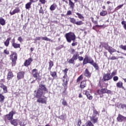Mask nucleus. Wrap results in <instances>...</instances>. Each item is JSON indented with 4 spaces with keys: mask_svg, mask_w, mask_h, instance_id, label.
<instances>
[{
    "mask_svg": "<svg viewBox=\"0 0 126 126\" xmlns=\"http://www.w3.org/2000/svg\"><path fill=\"white\" fill-rule=\"evenodd\" d=\"M87 63H90V64L93 65L95 70H99V65H98V64L94 62V60L92 58H89L88 56L85 55V58L83 61V65H85V64H87Z\"/></svg>",
    "mask_w": 126,
    "mask_h": 126,
    "instance_id": "f257e3e1",
    "label": "nucleus"
},
{
    "mask_svg": "<svg viewBox=\"0 0 126 126\" xmlns=\"http://www.w3.org/2000/svg\"><path fill=\"white\" fill-rule=\"evenodd\" d=\"M65 38L68 43H71L72 41V42H75V40H76V36L72 32L66 33L65 34Z\"/></svg>",
    "mask_w": 126,
    "mask_h": 126,
    "instance_id": "f03ea898",
    "label": "nucleus"
},
{
    "mask_svg": "<svg viewBox=\"0 0 126 126\" xmlns=\"http://www.w3.org/2000/svg\"><path fill=\"white\" fill-rule=\"evenodd\" d=\"M101 45L102 46L103 48L105 49V50H106V51H108V52H109L110 55H113V53H115V52L117 51L116 49H114L112 47L109 45V44H108V43L102 42Z\"/></svg>",
    "mask_w": 126,
    "mask_h": 126,
    "instance_id": "7ed1b4c3",
    "label": "nucleus"
},
{
    "mask_svg": "<svg viewBox=\"0 0 126 126\" xmlns=\"http://www.w3.org/2000/svg\"><path fill=\"white\" fill-rule=\"evenodd\" d=\"M17 58L18 56L16 52H12L11 55H10V60H11L12 66H15L16 64Z\"/></svg>",
    "mask_w": 126,
    "mask_h": 126,
    "instance_id": "20e7f679",
    "label": "nucleus"
},
{
    "mask_svg": "<svg viewBox=\"0 0 126 126\" xmlns=\"http://www.w3.org/2000/svg\"><path fill=\"white\" fill-rule=\"evenodd\" d=\"M69 19L71 23H72L73 24H75L78 26H81V25H83V24H84V22H83L82 21L79 20L76 21V19H75L74 18H69Z\"/></svg>",
    "mask_w": 126,
    "mask_h": 126,
    "instance_id": "39448f33",
    "label": "nucleus"
},
{
    "mask_svg": "<svg viewBox=\"0 0 126 126\" xmlns=\"http://www.w3.org/2000/svg\"><path fill=\"white\" fill-rule=\"evenodd\" d=\"M14 115H15V112H14L13 111H10L8 114L4 116V120H6L7 119L8 121H12L13 119Z\"/></svg>",
    "mask_w": 126,
    "mask_h": 126,
    "instance_id": "423d86ee",
    "label": "nucleus"
},
{
    "mask_svg": "<svg viewBox=\"0 0 126 126\" xmlns=\"http://www.w3.org/2000/svg\"><path fill=\"white\" fill-rule=\"evenodd\" d=\"M32 73L33 77L35 78L36 80H38V78L40 77V73L38 71V69H33L32 70Z\"/></svg>",
    "mask_w": 126,
    "mask_h": 126,
    "instance_id": "0eeeda50",
    "label": "nucleus"
},
{
    "mask_svg": "<svg viewBox=\"0 0 126 126\" xmlns=\"http://www.w3.org/2000/svg\"><path fill=\"white\" fill-rule=\"evenodd\" d=\"M48 100V97L44 96V98L41 97L37 98L36 102L37 103H41V104H47V100Z\"/></svg>",
    "mask_w": 126,
    "mask_h": 126,
    "instance_id": "6e6552de",
    "label": "nucleus"
},
{
    "mask_svg": "<svg viewBox=\"0 0 126 126\" xmlns=\"http://www.w3.org/2000/svg\"><path fill=\"white\" fill-rule=\"evenodd\" d=\"M62 81L63 82V83L62 84V85L63 86L64 89L65 91V90L67 89V84H68V81H69V79L67 77L63 78V79L62 80Z\"/></svg>",
    "mask_w": 126,
    "mask_h": 126,
    "instance_id": "1a4fd4ad",
    "label": "nucleus"
},
{
    "mask_svg": "<svg viewBox=\"0 0 126 126\" xmlns=\"http://www.w3.org/2000/svg\"><path fill=\"white\" fill-rule=\"evenodd\" d=\"M117 120L119 123H123V122H126V117L123 116L122 114H118L117 117Z\"/></svg>",
    "mask_w": 126,
    "mask_h": 126,
    "instance_id": "9d476101",
    "label": "nucleus"
},
{
    "mask_svg": "<svg viewBox=\"0 0 126 126\" xmlns=\"http://www.w3.org/2000/svg\"><path fill=\"white\" fill-rule=\"evenodd\" d=\"M102 79L103 81H108V80H111L112 79V77L111 76V73H107L103 75Z\"/></svg>",
    "mask_w": 126,
    "mask_h": 126,
    "instance_id": "9b49d317",
    "label": "nucleus"
},
{
    "mask_svg": "<svg viewBox=\"0 0 126 126\" xmlns=\"http://www.w3.org/2000/svg\"><path fill=\"white\" fill-rule=\"evenodd\" d=\"M33 62V59L32 58H30L26 60L24 63V66H26V67H28L29 65H31V63H32V62Z\"/></svg>",
    "mask_w": 126,
    "mask_h": 126,
    "instance_id": "f8f14e48",
    "label": "nucleus"
},
{
    "mask_svg": "<svg viewBox=\"0 0 126 126\" xmlns=\"http://www.w3.org/2000/svg\"><path fill=\"white\" fill-rule=\"evenodd\" d=\"M24 75H25V71H21L18 72L17 75V78L18 80H20V79H23V78H24Z\"/></svg>",
    "mask_w": 126,
    "mask_h": 126,
    "instance_id": "ddd939ff",
    "label": "nucleus"
},
{
    "mask_svg": "<svg viewBox=\"0 0 126 126\" xmlns=\"http://www.w3.org/2000/svg\"><path fill=\"white\" fill-rule=\"evenodd\" d=\"M84 75L87 78H90L92 75V73L89 71L88 68H86L84 71Z\"/></svg>",
    "mask_w": 126,
    "mask_h": 126,
    "instance_id": "4468645a",
    "label": "nucleus"
},
{
    "mask_svg": "<svg viewBox=\"0 0 126 126\" xmlns=\"http://www.w3.org/2000/svg\"><path fill=\"white\" fill-rule=\"evenodd\" d=\"M0 88H1L2 89H3V93H2V94L7 93L8 92L7 87L4 85L3 83H0Z\"/></svg>",
    "mask_w": 126,
    "mask_h": 126,
    "instance_id": "2eb2a0df",
    "label": "nucleus"
},
{
    "mask_svg": "<svg viewBox=\"0 0 126 126\" xmlns=\"http://www.w3.org/2000/svg\"><path fill=\"white\" fill-rule=\"evenodd\" d=\"M43 94H44V93L42 91H41L38 89V90H37L36 93L35 94V98H41V97H42V96H43Z\"/></svg>",
    "mask_w": 126,
    "mask_h": 126,
    "instance_id": "dca6fc26",
    "label": "nucleus"
},
{
    "mask_svg": "<svg viewBox=\"0 0 126 126\" xmlns=\"http://www.w3.org/2000/svg\"><path fill=\"white\" fill-rule=\"evenodd\" d=\"M38 90L43 91L44 92H48V89L46 87V85L43 84H40L39 85Z\"/></svg>",
    "mask_w": 126,
    "mask_h": 126,
    "instance_id": "f3484780",
    "label": "nucleus"
},
{
    "mask_svg": "<svg viewBox=\"0 0 126 126\" xmlns=\"http://www.w3.org/2000/svg\"><path fill=\"white\" fill-rule=\"evenodd\" d=\"M90 121L92 124H97L98 123V117L96 116H90Z\"/></svg>",
    "mask_w": 126,
    "mask_h": 126,
    "instance_id": "a211bd4d",
    "label": "nucleus"
},
{
    "mask_svg": "<svg viewBox=\"0 0 126 126\" xmlns=\"http://www.w3.org/2000/svg\"><path fill=\"white\" fill-rule=\"evenodd\" d=\"M93 23L95 25V26H93L92 28V29H93V30H96V28H100L101 27H104V25H98V21H94Z\"/></svg>",
    "mask_w": 126,
    "mask_h": 126,
    "instance_id": "6ab92c4d",
    "label": "nucleus"
},
{
    "mask_svg": "<svg viewBox=\"0 0 126 126\" xmlns=\"http://www.w3.org/2000/svg\"><path fill=\"white\" fill-rule=\"evenodd\" d=\"M87 86L86 81L83 80L80 82L79 88L81 89H84Z\"/></svg>",
    "mask_w": 126,
    "mask_h": 126,
    "instance_id": "aec40b11",
    "label": "nucleus"
},
{
    "mask_svg": "<svg viewBox=\"0 0 126 126\" xmlns=\"http://www.w3.org/2000/svg\"><path fill=\"white\" fill-rule=\"evenodd\" d=\"M13 77H14V75H13V73L11 70H9L7 73V79L8 80H10Z\"/></svg>",
    "mask_w": 126,
    "mask_h": 126,
    "instance_id": "412c9836",
    "label": "nucleus"
},
{
    "mask_svg": "<svg viewBox=\"0 0 126 126\" xmlns=\"http://www.w3.org/2000/svg\"><path fill=\"white\" fill-rule=\"evenodd\" d=\"M102 94H111L112 92L110 90H107V88H102L100 90Z\"/></svg>",
    "mask_w": 126,
    "mask_h": 126,
    "instance_id": "4be33fe9",
    "label": "nucleus"
},
{
    "mask_svg": "<svg viewBox=\"0 0 126 126\" xmlns=\"http://www.w3.org/2000/svg\"><path fill=\"white\" fill-rule=\"evenodd\" d=\"M85 95H86L87 98L88 100H91L93 99V96L88 91H86L85 92Z\"/></svg>",
    "mask_w": 126,
    "mask_h": 126,
    "instance_id": "5701e85b",
    "label": "nucleus"
},
{
    "mask_svg": "<svg viewBox=\"0 0 126 126\" xmlns=\"http://www.w3.org/2000/svg\"><path fill=\"white\" fill-rule=\"evenodd\" d=\"M20 12V8L19 7H16L15 9L13 10L12 12H10V15H14L15 13H19Z\"/></svg>",
    "mask_w": 126,
    "mask_h": 126,
    "instance_id": "b1692460",
    "label": "nucleus"
},
{
    "mask_svg": "<svg viewBox=\"0 0 126 126\" xmlns=\"http://www.w3.org/2000/svg\"><path fill=\"white\" fill-rule=\"evenodd\" d=\"M12 46L14 49H20V44L15 43V40L12 41Z\"/></svg>",
    "mask_w": 126,
    "mask_h": 126,
    "instance_id": "393cba45",
    "label": "nucleus"
},
{
    "mask_svg": "<svg viewBox=\"0 0 126 126\" xmlns=\"http://www.w3.org/2000/svg\"><path fill=\"white\" fill-rule=\"evenodd\" d=\"M58 7V5L56 3H53L50 7L49 9L51 11H54V10H56Z\"/></svg>",
    "mask_w": 126,
    "mask_h": 126,
    "instance_id": "a878e982",
    "label": "nucleus"
},
{
    "mask_svg": "<svg viewBox=\"0 0 126 126\" xmlns=\"http://www.w3.org/2000/svg\"><path fill=\"white\" fill-rule=\"evenodd\" d=\"M68 1H69V6H70V9H72V10H73V9H74V6L75 5V4L71 0H68Z\"/></svg>",
    "mask_w": 126,
    "mask_h": 126,
    "instance_id": "bb28decb",
    "label": "nucleus"
},
{
    "mask_svg": "<svg viewBox=\"0 0 126 126\" xmlns=\"http://www.w3.org/2000/svg\"><path fill=\"white\" fill-rule=\"evenodd\" d=\"M10 124H11L13 126H18V120L17 119H13L10 121Z\"/></svg>",
    "mask_w": 126,
    "mask_h": 126,
    "instance_id": "cd10ccee",
    "label": "nucleus"
},
{
    "mask_svg": "<svg viewBox=\"0 0 126 126\" xmlns=\"http://www.w3.org/2000/svg\"><path fill=\"white\" fill-rule=\"evenodd\" d=\"M50 75H51L52 77H53V79H56L57 77H58V75L57 74V72L56 71H50Z\"/></svg>",
    "mask_w": 126,
    "mask_h": 126,
    "instance_id": "c85d7f7f",
    "label": "nucleus"
},
{
    "mask_svg": "<svg viewBox=\"0 0 126 126\" xmlns=\"http://www.w3.org/2000/svg\"><path fill=\"white\" fill-rule=\"evenodd\" d=\"M62 71L64 74V76H63V78H66L67 77V72L68 71V69L66 68L65 69L63 70Z\"/></svg>",
    "mask_w": 126,
    "mask_h": 126,
    "instance_id": "c756f323",
    "label": "nucleus"
},
{
    "mask_svg": "<svg viewBox=\"0 0 126 126\" xmlns=\"http://www.w3.org/2000/svg\"><path fill=\"white\" fill-rule=\"evenodd\" d=\"M123 83L122 81H119L116 83V86L118 87V88H122L124 89L125 88L124 86H123Z\"/></svg>",
    "mask_w": 126,
    "mask_h": 126,
    "instance_id": "7c9ffc66",
    "label": "nucleus"
},
{
    "mask_svg": "<svg viewBox=\"0 0 126 126\" xmlns=\"http://www.w3.org/2000/svg\"><path fill=\"white\" fill-rule=\"evenodd\" d=\"M10 40H11V37H8L6 41L4 42V44L5 47H8V46H9V42Z\"/></svg>",
    "mask_w": 126,
    "mask_h": 126,
    "instance_id": "2f4dec72",
    "label": "nucleus"
},
{
    "mask_svg": "<svg viewBox=\"0 0 126 126\" xmlns=\"http://www.w3.org/2000/svg\"><path fill=\"white\" fill-rule=\"evenodd\" d=\"M48 63H49L48 70H49V71H51L52 68L53 67V66H54V62L52 61H50Z\"/></svg>",
    "mask_w": 126,
    "mask_h": 126,
    "instance_id": "473e14b6",
    "label": "nucleus"
},
{
    "mask_svg": "<svg viewBox=\"0 0 126 126\" xmlns=\"http://www.w3.org/2000/svg\"><path fill=\"white\" fill-rule=\"evenodd\" d=\"M0 24L2 25V26L5 25V20L2 17H0Z\"/></svg>",
    "mask_w": 126,
    "mask_h": 126,
    "instance_id": "72a5a7b5",
    "label": "nucleus"
},
{
    "mask_svg": "<svg viewBox=\"0 0 126 126\" xmlns=\"http://www.w3.org/2000/svg\"><path fill=\"white\" fill-rule=\"evenodd\" d=\"M79 57V53H78V52H76L75 54L73 55L72 58L75 61H76V60L78 59Z\"/></svg>",
    "mask_w": 126,
    "mask_h": 126,
    "instance_id": "f704fd0d",
    "label": "nucleus"
},
{
    "mask_svg": "<svg viewBox=\"0 0 126 126\" xmlns=\"http://www.w3.org/2000/svg\"><path fill=\"white\" fill-rule=\"evenodd\" d=\"M2 94H0V103H3L5 99V97H4V95H3Z\"/></svg>",
    "mask_w": 126,
    "mask_h": 126,
    "instance_id": "c9c22d12",
    "label": "nucleus"
},
{
    "mask_svg": "<svg viewBox=\"0 0 126 126\" xmlns=\"http://www.w3.org/2000/svg\"><path fill=\"white\" fill-rule=\"evenodd\" d=\"M76 15H77L78 18L79 19H83V21H84V16L82 15V14L78 13V12H76Z\"/></svg>",
    "mask_w": 126,
    "mask_h": 126,
    "instance_id": "e433bc0d",
    "label": "nucleus"
},
{
    "mask_svg": "<svg viewBox=\"0 0 126 126\" xmlns=\"http://www.w3.org/2000/svg\"><path fill=\"white\" fill-rule=\"evenodd\" d=\"M32 4V3H31V2H28L25 5L26 9H30V8L31 7Z\"/></svg>",
    "mask_w": 126,
    "mask_h": 126,
    "instance_id": "4c0bfd02",
    "label": "nucleus"
},
{
    "mask_svg": "<svg viewBox=\"0 0 126 126\" xmlns=\"http://www.w3.org/2000/svg\"><path fill=\"white\" fill-rule=\"evenodd\" d=\"M100 16H106L107 14H108V12L106 10H102L101 12L99 13Z\"/></svg>",
    "mask_w": 126,
    "mask_h": 126,
    "instance_id": "58836bf2",
    "label": "nucleus"
},
{
    "mask_svg": "<svg viewBox=\"0 0 126 126\" xmlns=\"http://www.w3.org/2000/svg\"><path fill=\"white\" fill-rule=\"evenodd\" d=\"M82 79H83V75L81 74L77 79L76 83H78V82H80V81H81V80H82Z\"/></svg>",
    "mask_w": 126,
    "mask_h": 126,
    "instance_id": "ea45409f",
    "label": "nucleus"
},
{
    "mask_svg": "<svg viewBox=\"0 0 126 126\" xmlns=\"http://www.w3.org/2000/svg\"><path fill=\"white\" fill-rule=\"evenodd\" d=\"M62 103L63 106H67V102H66V101L64 99V98L62 99Z\"/></svg>",
    "mask_w": 126,
    "mask_h": 126,
    "instance_id": "a19ab883",
    "label": "nucleus"
},
{
    "mask_svg": "<svg viewBox=\"0 0 126 126\" xmlns=\"http://www.w3.org/2000/svg\"><path fill=\"white\" fill-rule=\"evenodd\" d=\"M74 61H75L72 57L69 59L68 61V63H74Z\"/></svg>",
    "mask_w": 126,
    "mask_h": 126,
    "instance_id": "79ce46f5",
    "label": "nucleus"
},
{
    "mask_svg": "<svg viewBox=\"0 0 126 126\" xmlns=\"http://www.w3.org/2000/svg\"><path fill=\"white\" fill-rule=\"evenodd\" d=\"M97 115H99V113L98 112V111H97V110H94L93 111V117H96V116H97Z\"/></svg>",
    "mask_w": 126,
    "mask_h": 126,
    "instance_id": "37998d69",
    "label": "nucleus"
},
{
    "mask_svg": "<svg viewBox=\"0 0 126 126\" xmlns=\"http://www.w3.org/2000/svg\"><path fill=\"white\" fill-rule=\"evenodd\" d=\"M115 75H117V71H113L111 74L110 75V76L111 77V78H113Z\"/></svg>",
    "mask_w": 126,
    "mask_h": 126,
    "instance_id": "c03bdc74",
    "label": "nucleus"
},
{
    "mask_svg": "<svg viewBox=\"0 0 126 126\" xmlns=\"http://www.w3.org/2000/svg\"><path fill=\"white\" fill-rule=\"evenodd\" d=\"M39 13H41V14H44V10L43 9V7L41 6L40 9L39 10Z\"/></svg>",
    "mask_w": 126,
    "mask_h": 126,
    "instance_id": "a18cd8bd",
    "label": "nucleus"
},
{
    "mask_svg": "<svg viewBox=\"0 0 126 126\" xmlns=\"http://www.w3.org/2000/svg\"><path fill=\"white\" fill-rule=\"evenodd\" d=\"M120 48L122 49V50L126 51V45H123V44H122L120 45Z\"/></svg>",
    "mask_w": 126,
    "mask_h": 126,
    "instance_id": "49530a36",
    "label": "nucleus"
},
{
    "mask_svg": "<svg viewBox=\"0 0 126 126\" xmlns=\"http://www.w3.org/2000/svg\"><path fill=\"white\" fill-rule=\"evenodd\" d=\"M96 93L98 94V95H100V97L102 98L103 96H102L101 95H102L101 92V90H96Z\"/></svg>",
    "mask_w": 126,
    "mask_h": 126,
    "instance_id": "de8ad7c7",
    "label": "nucleus"
},
{
    "mask_svg": "<svg viewBox=\"0 0 126 126\" xmlns=\"http://www.w3.org/2000/svg\"><path fill=\"white\" fill-rule=\"evenodd\" d=\"M119 58H117L115 56H112L111 58H109V60H111V61H114L115 60H118Z\"/></svg>",
    "mask_w": 126,
    "mask_h": 126,
    "instance_id": "09e8293b",
    "label": "nucleus"
},
{
    "mask_svg": "<svg viewBox=\"0 0 126 126\" xmlns=\"http://www.w3.org/2000/svg\"><path fill=\"white\" fill-rule=\"evenodd\" d=\"M3 54H4L5 55H9V51H8L7 49H4L3 50Z\"/></svg>",
    "mask_w": 126,
    "mask_h": 126,
    "instance_id": "8fccbe9b",
    "label": "nucleus"
},
{
    "mask_svg": "<svg viewBox=\"0 0 126 126\" xmlns=\"http://www.w3.org/2000/svg\"><path fill=\"white\" fill-rule=\"evenodd\" d=\"M124 6V4H122L121 5H120L119 6H118L115 9L116 10H119V9H120V8H122V7H123Z\"/></svg>",
    "mask_w": 126,
    "mask_h": 126,
    "instance_id": "3c124183",
    "label": "nucleus"
},
{
    "mask_svg": "<svg viewBox=\"0 0 126 126\" xmlns=\"http://www.w3.org/2000/svg\"><path fill=\"white\" fill-rule=\"evenodd\" d=\"M42 40L44 41H50V38H48L47 37H42Z\"/></svg>",
    "mask_w": 126,
    "mask_h": 126,
    "instance_id": "603ef678",
    "label": "nucleus"
},
{
    "mask_svg": "<svg viewBox=\"0 0 126 126\" xmlns=\"http://www.w3.org/2000/svg\"><path fill=\"white\" fill-rule=\"evenodd\" d=\"M66 15L68 16V15H72V12L70 10H68L67 11V13L66 14Z\"/></svg>",
    "mask_w": 126,
    "mask_h": 126,
    "instance_id": "864d4df0",
    "label": "nucleus"
},
{
    "mask_svg": "<svg viewBox=\"0 0 126 126\" xmlns=\"http://www.w3.org/2000/svg\"><path fill=\"white\" fill-rule=\"evenodd\" d=\"M77 45H78V42L75 41L73 42L71 44V46H72V47H74V46H77Z\"/></svg>",
    "mask_w": 126,
    "mask_h": 126,
    "instance_id": "5fc2aeb1",
    "label": "nucleus"
},
{
    "mask_svg": "<svg viewBox=\"0 0 126 126\" xmlns=\"http://www.w3.org/2000/svg\"><path fill=\"white\" fill-rule=\"evenodd\" d=\"M113 80L114 81H118V80H119V77L117 76H115L113 77Z\"/></svg>",
    "mask_w": 126,
    "mask_h": 126,
    "instance_id": "6e6d98bb",
    "label": "nucleus"
},
{
    "mask_svg": "<svg viewBox=\"0 0 126 126\" xmlns=\"http://www.w3.org/2000/svg\"><path fill=\"white\" fill-rule=\"evenodd\" d=\"M39 1L41 4H45L46 3V0H39Z\"/></svg>",
    "mask_w": 126,
    "mask_h": 126,
    "instance_id": "4d7b16f0",
    "label": "nucleus"
},
{
    "mask_svg": "<svg viewBox=\"0 0 126 126\" xmlns=\"http://www.w3.org/2000/svg\"><path fill=\"white\" fill-rule=\"evenodd\" d=\"M18 41H19L20 43H21V42H23V39H22L21 36H20L18 38Z\"/></svg>",
    "mask_w": 126,
    "mask_h": 126,
    "instance_id": "13d9d810",
    "label": "nucleus"
},
{
    "mask_svg": "<svg viewBox=\"0 0 126 126\" xmlns=\"http://www.w3.org/2000/svg\"><path fill=\"white\" fill-rule=\"evenodd\" d=\"M81 120L78 119V123H77V126H80L81 125Z\"/></svg>",
    "mask_w": 126,
    "mask_h": 126,
    "instance_id": "bf43d9fd",
    "label": "nucleus"
},
{
    "mask_svg": "<svg viewBox=\"0 0 126 126\" xmlns=\"http://www.w3.org/2000/svg\"><path fill=\"white\" fill-rule=\"evenodd\" d=\"M78 59H79V61H80V62H81V61H83V57H81V56H79Z\"/></svg>",
    "mask_w": 126,
    "mask_h": 126,
    "instance_id": "052dcab7",
    "label": "nucleus"
},
{
    "mask_svg": "<svg viewBox=\"0 0 126 126\" xmlns=\"http://www.w3.org/2000/svg\"><path fill=\"white\" fill-rule=\"evenodd\" d=\"M75 53V50L74 49H71V54H74Z\"/></svg>",
    "mask_w": 126,
    "mask_h": 126,
    "instance_id": "680f3d73",
    "label": "nucleus"
},
{
    "mask_svg": "<svg viewBox=\"0 0 126 126\" xmlns=\"http://www.w3.org/2000/svg\"><path fill=\"white\" fill-rule=\"evenodd\" d=\"M41 40V37H36L35 38V41H40Z\"/></svg>",
    "mask_w": 126,
    "mask_h": 126,
    "instance_id": "e2e57ef3",
    "label": "nucleus"
},
{
    "mask_svg": "<svg viewBox=\"0 0 126 126\" xmlns=\"http://www.w3.org/2000/svg\"><path fill=\"white\" fill-rule=\"evenodd\" d=\"M125 108H126V104H123L121 105V108L122 109H124Z\"/></svg>",
    "mask_w": 126,
    "mask_h": 126,
    "instance_id": "0e129e2a",
    "label": "nucleus"
},
{
    "mask_svg": "<svg viewBox=\"0 0 126 126\" xmlns=\"http://www.w3.org/2000/svg\"><path fill=\"white\" fill-rule=\"evenodd\" d=\"M103 84H104L105 86L104 87H105L106 88H107L108 87V85H109V84H108V83H103Z\"/></svg>",
    "mask_w": 126,
    "mask_h": 126,
    "instance_id": "69168bd1",
    "label": "nucleus"
},
{
    "mask_svg": "<svg viewBox=\"0 0 126 126\" xmlns=\"http://www.w3.org/2000/svg\"><path fill=\"white\" fill-rule=\"evenodd\" d=\"M91 19L92 22H93V23L95 21V20H94V18H93V17H92L91 18Z\"/></svg>",
    "mask_w": 126,
    "mask_h": 126,
    "instance_id": "338daca9",
    "label": "nucleus"
},
{
    "mask_svg": "<svg viewBox=\"0 0 126 126\" xmlns=\"http://www.w3.org/2000/svg\"><path fill=\"white\" fill-rule=\"evenodd\" d=\"M79 98H82V94H79Z\"/></svg>",
    "mask_w": 126,
    "mask_h": 126,
    "instance_id": "774afa93",
    "label": "nucleus"
}]
</instances>
